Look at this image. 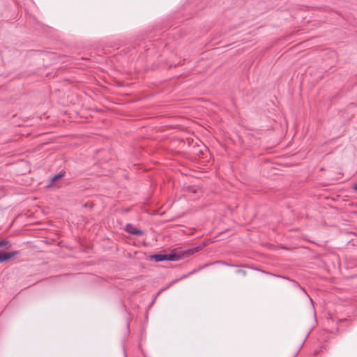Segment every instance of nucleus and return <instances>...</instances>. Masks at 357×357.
<instances>
[{
  "instance_id": "7",
  "label": "nucleus",
  "mask_w": 357,
  "mask_h": 357,
  "mask_svg": "<svg viewBox=\"0 0 357 357\" xmlns=\"http://www.w3.org/2000/svg\"><path fill=\"white\" fill-rule=\"evenodd\" d=\"M65 176V172H60L59 174H55L54 176H53L52 177V178H55V179H57V178H62V177H63Z\"/></svg>"
},
{
  "instance_id": "5",
  "label": "nucleus",
  "mask_w": 357,
  "mask_h": 357,
  "mask_svg": "<svg viewBox=\"0 0 357 357\" xmlns=\"http://www.w3.org/2000/svg\"><path fill=\"white\" fill-rule=\"evenodd\" d=\"M152 259L155 261H167V254L154 255L152 256Z\"/></svg>"
},
{
  "instance_id": "1",
  "label": "nucleus",
  "mask_w": 357,
  "mask_h": 357,
  "mask_svg": "<svg viewBox=\"0 0 357 357\" xmlns=\"http://www.w3.org/2000/svg\"><path fill=\"white\" fill-rule=\"evenodd\" d=\"M125 230L128 233L132 234V235L142 236L144 234V232L142 230L138 229L137 228H136L135 226H133L131 224H128L125 228Z\"/></svg>"
},
{
  "instance_id": "10",
  "label": "nucleus",
  "mask_w": 357,
  "mask_h": 357,
  "mask_svg": "<svg viewBox=\"0 0 357 357\" xmlns=\"http://www.w3.org/2000/svg\"><path fill=\"white\" fill-rule=\"evenodd\" d=\"M201 152L202 154L208 153V149L206 147H204V151L202 150Z\"/></svg>"
},
{
  "instance_id": "11",
  "label": "nucleus",
  "mask_w": 357,
  "mask_h": 357,
  "mask_svg": "<svg viewBox=\"0 0 357 357\" xmlns=\"http://www.w3.org/2000/svg\"><path fill=\"white\" fill-rule=\"evenodd\" d=\"M352 188L355 191L357 192V184L354 185Z\"/></svg>"
},
{
  "instance_id": "6",
  "label": "nucleus",
  "mask_w": 357,
  "mask_h": 357,
  "mask_svg": "<svg viewBox=\"0 0 357 357\" xmlns=\"http://www.w3.org/2000/svg\"><path fill=\"white\" fill-rule=\"evenodd\" d=\"M185 190L188 192H192L194 194H199L200 192V189L198 187L195 186H186L184 187Z\"/></svg>"
},
{
  "instance_id": "13",
  "label": "nucleus",
  "mask_w": 357,
  "mask_h": 357,
  "mask_svg": "<svg viewBox=\"0 0 357 357\" xmlns=\"http://www.w3.org/2000/svg\"><path fill=\"white\" fill-rule=\"evenodd\" d=\"M190 252H191V251H190V250H188V251H186L185 253V254H188V253H190Z\"/></svg>"
},
{
  "instance_id": "2",
  "label": "nucleus",
  "mask_w": 357,
  "mask_h": 357,
  "mask_svg": "<svg viewBox=\"0 0 357 357\" xmlns=\"http://www.w3.org/2000/svg\"><path fill=\"white\" fill-rule=\"evenodd\" d=\"M19 254L18 251H13L10 252H0V262H3L7 261Z\"/></svg>"
},
{
  "instance_id": "12",
  "label": "nucleus",
  "mask_w": 357,
  "mask_h": 357,
  "mask_svg": "<svg viewBox=\"0 0 357 357\" xmlns=\"http://www.w3.org/2000/svg\"><path fill=\"white\" fill-rule=\"evenodd\" d=\"M20 165L21 166L24 165H25V162H20Z\"/></svg>"
},
{
  "instance_id": "4",
  "label": "nucleus",
  "mask_w": 357,
  "mask_h": 357,
  "mask_svg": "<svg viewBox=\"0 0 357 357\" xmlns=\"http://www.w3.org/2000/svg\"><path fill=\"white\" fill-rule=\"evenodd\" d=\"M60 180H50L48 185H46L47 188L57 189L61 187Z\"/></svg>"
},
{
  "instance_id": "3",
  "label": "nucleus",
  "mask_w": 357,
  "mask_h": 357,
  "mask_svg": "<svg viewBox=\"0 0 357 357\" xmlns=\"http://www.w3.org/2000/svg\"><path fill=\"white\" fill-rule=\"evenodd\" d=\"M182 255H184L183 252L167 254V261H178Z\"/></svg>"
},
{
  "instance_id": "8",
  "label": "nucleus",
  "mask_w": 357,
  "mask_h": 357,
  "mask_svg": "<svg viewBox=\"0 0 357 357\" xmlns=\"http://www.w3.org/2000/svg\"><path fill=\"white\" fill-rule=\"evenodd\" d=\"M9 244V242L6 240L0 241V248L5 247Z\"/></svg>"
},
{
  "instance_id": "9",
  "label": "nucleus",
  "mask_w": 357,
  "mask_h": 357,
  "mask_svg": "<svg viewBox=\"0 0 357 357\" xmlns=\"http://www.w3.org/2000/svg\"><path fill=\"white\" fill-rule=\"evenodd\" d=\"M237 273H240V274H242L243 275H245V271L244 270H242V269H238L237 271Z\"/></svg>"
}]
</instances>
